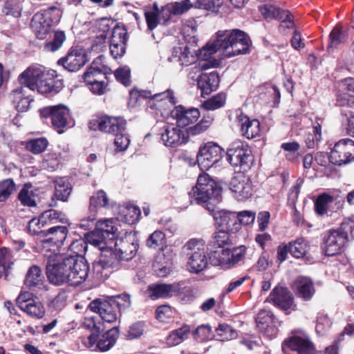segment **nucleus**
I'll use <instances>...</instances> for the list:
<instances>
[{"mask_svg":"<svg viewBox=\"0 0 354 354\" xmlns=\"http://www.w3.org/2000/svg\"><path fill=\"white\" fill-rule=\"evenodd\" d=\"M222 192V189L207 174L198 176L197 183L189 192V196L192 203H206L207 209L212 214L216 225L227 232L236 230L234 227L237 224V215L236 212L224 209L215 211L214 205L209 201H218Z\"/></svg>","mask_w":354,"mask_h":354,"instance_id":"1","label":"nucleus"},{"mask_svg":"<svg viewBox=\"0 0 354 354\" xmlns=\"http://www.w3.org/2000/svg\"><path fill=\"white\" fill-rule=\"evenodd\" d=\"M250 39L243 31L234 29L232 30H219L216 38L210 40L199 52V57L205 62L201 64V68L206 70L218 65L216 59L209 60L210 57L218 50H228L226 55L229 57L249 52Z\"/></svg>","mask_w":354,"mask_h":354,"instance_id":"2","label":"nucleus"},{"mask_svg":"<svg viewBox=\"0 0 354 354\" xmlns=\"http://www.w3.org/2000/svg\"><path fill=\"white\" fill-rule=\"evenodd\" d=\"M54 256L53 259L49 258L46 265V274L50 283L76 286L87 279L89 266L84 259L63 257L59 254Z\"/></svg>","mask_w":354,"mask_h":354,"instance_id":"3","label":"nucleus"},{"mask_svg":"<svg viewBox=\"0 0 354 354\" xmlns=\"http://www.w3.org/2000/svg\"><path fill=\"white\" fill-rule=\"evenodd\" d=\"M229 232L219 230L214 233L209 243V259L213 266L222 269H231L243 263L247 248L240 245L233 249Z\"/></svg>","mask_w":354,"mask_h":354,"instance_id":"4","label":"nucleus"},{"mask_svg":"<svg viewBox=\"0 0 354 354\" xmlns=\"http://www.w3.org/2000/svg\"><path fill=\"white\" fill-rule=\"evenodd\" d=\"M187 257L189 270L198 273L207 266L205 243L202 239H190L183 247Z\"/></svg>","mask_w":354,"mask_h":354,"instance_id":"5","label":"nucleus"},{"mask_svg":"<svg viewBox=\"0 0 354 354\" xmlns=\"http://www.w3.org/2000/svg\"><path fill=\"white\" fill-rule=\"evenodd\" d=\"M227 160L235 167L243 171L248 170L253 162L252 151L247 145L236 142L227 151Z\"/></svg>","mask_w":354,"mask_h":354,"instance_id":"6","label":"nucleus"},{"mask_svg":"<svg viewBox=\"0 0 354 354\" xmlns=\"http://www.w3.org/2000/svg\"><path fill=\"white\" fill-rule=\"evenodd\" d=\"M329 160L337 165H346L354 160V141L342 139L335 143L330 152Z\"/></svg>","mask_w":354,"mask_h":354,"instance_id":"7","label":"nucleus"},{"mask_svg":"<svg viewBox=\"0 0 354 354\" xmlns=\"http://www.w3.org/2000/svg\"><path fill=\"white\" fill-rule=\"evenodd\" d=\"M116 230L113 218L98 221L89 242L95 246L110 244L115 239Z\"/></svg>","mask_w":354,"mask_h":354,"instance_id":"8","label":"nucleus"},{"mask_svg":"<svg viewBox=\"0 0 354 354\" xmlns=\"http://www.w3.org/2000/svg\"><path fill=\"white\" fill-rule=\"evenodd\" d=\"M266 301L272 302L274 306L279 308L289 315L297 310V304L294 301V297L290 290L281 286H276L268 297Z\"/></svg>","mask_w":354,"mask_h":354,"instance_id":"9","label":"nucleus"},{"mask_svg":"<svg viewBox=\"0 0 354 354\" xmlns=\"http://www.w3.org/2000/svg\"><path fill=\"white\" fill-rule=\"evenodd\" d=\"M223 153V149L217 144L208 142L200 148L197 155L199 167L201 170H208L221 160Z\"/></svg>","mask_w":354,"mask_h":354,"instance_id":"10","label":"nucleus"},{"mask_svg":"<svg viewBox=\"0 0 354 354\" xmlns=\"http://www.w3.org/2000/svg\"><path fill=\"white\" fill-rule=\"evenodd\" d=\"M127 122L121 117L102 116L92 119L88 124L89 129L93 131L115 133L124 131Z\"/></svg>","mask_w":354,"mask_h":354,"instance_id":"11","label":"nucleus"},{"mask_svg":"<svg viewBox=\"0 0 354 354\" xmlns=\"http://www.w3.org/2000/svg\"><path fill=\"white\" fill-rule=\"evenodd\" d=\"M346 242V236L341 231L330 230L324 234L322 249L327 256L337 255L344 251Z\"/></svg>","mask_w":354,"mask_h":354,"instance_id":"12","label":"nucleus"},{"mask_svg":"<svg viewBox=\"0 0 354 354\" xmlns=\"http://www.w3.org/2000/svg\"><path fill=\"white\" fill-rule=\"evenodd\" d=\"M119 303L114 302L111 298L96 299L92 301L89 304V308L91 311L98 313L101 319L107 323H113L118 318V312L120 311L117 306Z\"/></svg>","mask_w":354,"mask_h":354,"instance_id":"13","label":"nucleus"},{"mask_svg":"<svg viewBox=\"0 0 354 354\" xmlns=\"http://www.w3.org/2000/svg\"><path fill=\"white\" fill-rule=\"evenodd\" d=\"M40 115L43 118L50 117L55 128L62 129L69 124V109L63 104L46 106L40 110Z\"/></svg>","mask_w":354,"mask_h":354,"instance_id":"14","label":"nucleus"},{"mask_svg":"<svg viewBox=\"0 0 354 354\" xmlns=\"http://www.w3.org/2000/svg\"><path fill=\"white\" fill-rule=\"evenodd\" d=\"M17 306L28 315L41 318L45 314L44 307L39 301L32 297V294L29 292H21L16 299Z\"/></svg>","mask_w":354,"mask_h":354,"instance_id":"15","label":"nucleus"},{"mask_svg":"<svg viewBox=\"0 0 354 354\" xmlns=\"http://www.w3.org/2000/svg\"><path fill=\"white\" fill-rule=\"evenodd\" d=\"M290 348L297 354H315L314 344L310 340L309 337L304 333H299L292 335L284 342L283 349Z\"/></svg>","mask_w":354,"mask_h":354,"instance_id":"16","label":"nucleus"},{"mask_svg":"<svg viewBox=\"0 0 354 354\" xmlns=\"http://www.w3.org/2000/svg\"><path fill=\"white\" fill-rule=\"evenodd\" d=\"M101 250V254L97 262L93 264V269L95 272H102L103 270L116 267L120 261H122L116 250H113L111 245H100L97 246Z\"/></svg>","mask_w":354,"mask_h":354,"instance_id":"17","label":"nucleus"},{"mask_svg":"<svg viewBox=\"0 0 354 354\" xmlns=\"http://www.w3.org/2000/svg\"><path fill=\"white\" fill-rule=\"evenodd\" d=\"M230 189L239 201H244L252 195V185L250 179L243 173L234 176L230 182Z\"/></svg>","mask_w":354,"mask_h":354,"instance_id":"18","label":"nucleus"},{"mask_svg":"<svg viewBox=\"0 0 354 354\" xmlns=\"http://www.w3.org/2000/svg\"><path fill=\"white\" fill-rule=\"evenodd\" d=\"M68 233V227L64 225L49 227L44 232V239L41 240L44 248L54 246L59 248L66 240Z\"/></svg>","mask_w":354,"mask_h":354,"instance_id":"19","label":"nucleus"},{"mask_svg":"<svg viewBox=\"0 0 354 354\" xmlns=\"http://www.w3.org/2000/svg\"><path fill=\"white\" fill-rule=\"evenodd\" d=\"M86 62V56L81 49H71L66 57L58 60L59 65L62 66L70 72L80 70Z\"/></svg>","mask_w":354,"mask_h":354,"instance_id":"20","label":"nucleus"},{"mask_svg":"<svg viewBox=\"0 0 354 354\" xmlns=\"http://www.w3.org/2000/svg\"><path fill=\"white\" fill-rule=\"evenodd\" d=\"M171 117L176 120L178 127H185L196 122L200 117L199 110L195 108L185 109L182 105L176 106L171 111Z\"/></svg>","mask_w":354,"mask_h":354,"instance_id":"21","label":"nucleus"},{"mask_svg":"<svg viewBox=\"0 0 354 354\" xmlns=\"http://www.w3.org/2000/svg\"><path fill=\"white\" fill-rule=\"evenodd\" d=\"M45 73L46 71L42 66L32 65L19 75L18 80L21 85L34 91Z\"/></svg>","mask_w":354,"mask_h":354,"instance_id":"22","label":"nucleus"},{"mask_svg":"<svg viewBox=\"0 0 354 354\" xmlns=\"http://www.w3.org/2000/svg\"><path fill=\"white\" fill-rule=\"evenodd\" d=\"M126 30L116 26L112 30L110 43V53L115 59L121 57L124 53L126 43Z\"/></svg>","mask_w":354,"mask_h":354,"instance_id":"23","label":"nucleus"},{"mask_svg":"<svg viewBox=\"0 0 354 354\" xmlns=\"http://www.w3.org/2000/svg\"><path fill=\"white\" fill-rule=\"evenodd\" d=\"M194 57L191 54L187 46H178L173 48L171 55L168 61L174 66L182 70L184 66L191 65L194 62Z\"/></svg>","mask_w":354,"mask_h":354,"instance_id":"24","label":"nucleus"},{"mask_svg":"<svg viewBox=\"0 0 354 354\" xmlns=\"http://www.w3.org/2000/svg\"><path fill=\"white\" fill-rule=\"evenodd\" d=\"M178 291L175 284L155 283L149 286L147 294L153 300L167 298L176 295Z\"/></svg>","mask_w":354,"mask_h":354,"instance_id":"25","label":"nucleus"},{"mask_svg":"<svg viewBox=\"0 0 354 354\" xmlns=\"http://www.w3.org/2000/svg\"><path fill=\"white\" fill-rule=\"evenodd\" d=\"M337 97L342 105L354 104V78H345L338 83Z\"/></svg>","mask_w":354,"mask_h":354,"instance_id":"26","label":"nucleus"},{"mask_svg":"<svg viewBox=\"0 0 354 354\" xmlns=\"http://www.w3.org/2000/svg\"><path fill=\"white\" fill-rule=\"evenodd\" d=\"M26 89L22 86L17 88L10 93V100L19 112L27 111L33 102L30 95L26 93Z\"/></svg>","mask_w":354,"mask_h":354,"instance_id":"27","label":"nucleus"},{"mask_svg":"<svg viewBox=\"0 0 354 354\" xmlns=\"http://www.w3.org/2000/svg\"><path fill=\"white\" fill-rule=\"evenodd\" d=\"M274 316L271 311L262 310L256 317L257 326L262 333L268 336H272L276 333V328L272 327Z\"/></svg>","mask_w":354,"mask_h":354,"instance_id":"28","label":"nucleus"},{"mask_svg":"<svg viewBox=\"0 0 354 354\" xmlns=\"http://www.w3.org/2000/svg\"><path fill=\"white\" fill-rule=\"evenodd\" d=\"M219 82L218 74L213 71L209 73H202L198 79L197 84L202 93L208 94L218 88Z\"/></svg>","mask_w":354,"mask_h":354,"instance_id":"29","label":"nucleus"},{"mask_svg":"<svg viewBox=\"0 0 354 354\" xmlns=\"http://www.w3.org/2000/svg\"><path fill=\"white\" fill-rule=\"evenodd\" d=\"M293 288L297 295L304 299H310L315 293L312 280L308 277H299L294 282Z\"/></svg>","mask_w":354,"mask_h":354,"instance_id":"30","label":"nucleus"},{"mask_svg":"<svg viewBox=\"0 0 354 354\" xmlns=\"http://www.w3.org/2000/svg\"><path fill=\"white\" fill-rule=\"evenodd\" d=\"M97 64V60H95L84 73V80L87 84L104 79L106 75L111 73V68L105 66L100 68Z\"/></svg>","mask_w":354,"mask_h":354,"instance_id":"31","label":"nucleus"},{"mask_svg":"<svg viewBox=\"0 0 354 354\" xmlns=\"http://www.w3.org/2000/svg\"><path fill=\"white\" fill-rule=\"evenodd\" d=\"M115 250L122 261H129L133 259L138 250V245L128 240H120L114 245Z\"/></svg>","mask_w":354,"mask_h":354,"instance_id":"32","label":"nucleus"},{"mask_svg":"<svg viewBox=\"0 0 354 354\" xmlns=\"http://www.w3.org/2000/svg\"><path fill=\"white\" fill-rule=\"evenodd\" d=\"M333 203L337 205L339 203V201L337 202V198L327 193H322L317 197L315 201V212L319 216L327 214Z\"/></svg>","mask_w":354,"mask_h":354,"instance_id":"33","label":"nucleus"},{"mask_svg":"<svg viewBox=\"0 0 354 354\" xmlns=\"http://www.w3.org/2000/svg\"><path fill=\"white\" fill-rule=\"evenodd\" d=\"M31 27L37 37L39 39H46L50 30V26L47 23L42 15L36 14L31 21Z\"/></svg>","mask_w":354,"mask_h":354,"instance_id":"34","label":"nucleus"},{"mask_svg":"<svg viewBox=\"0 0 354 354\" xmlns=\"http://www.w3.org/2000/svg\"><path fill=\"white\" fill-rule=\"evenodd\" d=\"M236 122L242 133H258L260 131L259 121L257 119L250 120L241 112L236 115Z\"/></svg>","mask_w":354,"mask_h":354,"instance_id":"35","label":"nucleus"},{"mask_svg":"<svg viewBox=\"0 0 354 354\" xmlns=\"http://www.w3.org/2000/svg\"><path fill=\"white\" fill-rule=\"evenodd\" d=\"M44 276L37 266H31L26 275L24 284L29 288H41L43 285Z\"/></svg>","mask_w":354,"mask_h":354,"instance_id":"36","label":"nucleus"},{"mask_svg":"<svg viewBox=\"0 0 354 354\" xmlns=\"http://www.w3.org/2000/svg\"><path fill=\"white\" fill-rule=\"evenodd\" d=\"M259 9L261 13L266 19H273L279 17L281 15L280 18H285L283 22L287 21L292 24L290 14L287 10H281L272 5H264L261 6Z\"/></svg>","mask_w":354,"mask_h":354,"instance_id":"37","label":"nucleus"},{"mask_svg":"<svg viewBox=\"0 0 354 354\" xmlns=\"http://www.w3.org/2000/svg\"><path fill=\"white\" fill-rule=\"evenodd\" d=\"M118 328L113 327L106 332L97 343L96 348L101 351H106L113 346L118 336Z\"/></svg>","mask_w":354,"mask_h":354,"instance_id":"38","label":"nucleus"},{"mask_svg":"<svg viewBox=\"0 0 354 354\" xmlns=\"http://www.w3.org/2000/svg\"><path fill=\"white\" fill-rule=\"evenodd\" d=\"M109 198L106 193L100 189L90 198V206L89 210L91 213L94 216L97 212L98 207H109Z\"/></svg>","mask_w":354,"mask_h":354,"instance_id":"39","label":"nucleus"},{"mask_svg":"<svg viewBox=\"0 0 354 354\" xmlns=\"http://www.w3.org/2000/svg\"><path fill=\"white\" fill-rule=\"evenodd\" d=\"M190 331V327L187 325L172 330L167 337V345L174 346L180 344L187 338Z\"/></svg>","mask_w":354,"mask_h":354,"instance_id":"40","label":"nucleus"},{"mask_svg":"<svg viewBox=\"0 0 354 354\" xmlns=\"http://www.w3.org/2000/svg\"><path fill=\"white\" fill-rule=\"evenodd\" d=\"M14 264V259L12 255V251L7 248H2L0 249V278L3 273H6L7 277V272Z\"/></svg>","mask_w":354,"mask_h":354,"instance_id":"41","label":"nucleus"},{"mask_svg":"<svg viewBox=\"0 0 354 354\" xmlns=\"http://www.w3.org/2000/svg\"><path fill=\"white\" fill-rule=\"evenodd\" d=\"M160 140L164 145L176 147L185 144L189 140V134H160Z\"/></svg>","mask_w":354,"mask_h":354,"instance_id":"42","label":"nucleus"},{"mask_svg":"<svg viewBox=\"0 0 354 354\" xmlns=\"http://www.w3.org/2000/svg\"><path fill=\"white\" fill-rule=\"evenodd\" d=\"M36 89L37 91L42 94L50 93H57V91L55 88V80L53 75L46 71L44 76L37 85Z\"/></svg>","mask_w":354,"mask_h":354,"instance_id":"43","label":"nucleus"},{"mask_svg":"<svg viewBox=\"0 0 354 354\" xmlns=\"http://www.w3.org/2000/svg\"><path fill=\"white\" fill-rule=\"evenodd\" d=\"M87 243L83 239L73 241L68 247V252L63 257H75L77 259H84V254L86 252Z\"/></svg>","mask_w":354,"mask_h":354,"instance_id":"44","label":"nucleus"},{"mask_svg":"<svg viewBox=\"0 0 354 354\" xmlns=\"http://www.w3.org/2000/svg\"><path fill=\"white\" fill-rule=\"evenodd\" d=\"M348 38L346 30L342 26L334 27L330 34V44L328 48H336L340 44L344 43Z\"/></svg>","mask_w":354,"mask_h":354,"instance_id":"45","label":"nucleus"},{"mask_svg":"<svg viewBox=\"0 0 354 354\" xmlns=\"http://www.w3.org/2000/svg\"><path fill=\"white\" fill-rule=\"evenodd\" d=\"M40 217L46 225L56 224L57 222H60L62 223H68V219L64 216V215L62 212L55 209H49L44 212L41 214Z\"/></svg>","mask_w":354,"mask_h":354,"instance_id":"46","label":"nucleus"},{"mask_svg":"<svg viewBox=\"0 0 354 354\" xmlns=\"http://www.w3.org/2000/svg\"><path fill=\"white\" fill-rule=\"evenodd\" d=\"M147 247L155 250H162L166 245L165 234L160 230L153 232L147 239Z\"/></svg>","mask_w":354,"mask_h":354,"instance_id":"47","label":"nucleus"},{"mask_svg":"<svg viewBox=\"0 0 354 354\" xmlns=\"http://www.w3.org/2000/svg\"><path fill=\"white\" fill-rule=\"evenodd\" d=\"M290 253L295 258H301L308 250V245L304 239H298L289 244Z\"/></svg>","mask_w":354,"mask_h":354,"instance_id":"48","label":"nucleus"},{"mask_svg":"<svg viewBox=\"0 0 354 354\" xmlns=\"http://www.w3.org/2000/svg\"><path fill=\"white\" fill-rule=\"evenodd\" d=\"M55 195L56 198L62 201H66L69 196L71 188L68 182L63 178L55 181Z\"/></svg>","mask_w":354,"mask_h":354,"instance_id":"49","label":"nucleus"},{"mask_svg":"<svg viewBox=\"0 0 354 354\" xmlns=\"http://www.w3.org/2000/svg\"><path fill=\"white\" fill-rule=\"evenodd\" d=\"M216 332L221 341H229L237 337L236 331L225 324H219Z\"/></svg>","mask_w":354,"mask_h":354,"instance_id":"50","label":"nucleus"},{"mask_svg":"<svg viewBox=\"0 0 354 354\" xmlns=\"http://www.w3.org/2000/svg\"><path fill=\"white\" fill-rule=\"evenodd\" d=\"M65 39L66 36L63 31L55 32L53 40L45 44V50L48 52H55L57 50L62 46Z\"/></svg>","mask_w":354,"mask_h":354,"instance_id":"51","label":"nucleus"},{"mask_svg":"<svg viewBox=\"0 0 354 354\" xmlns=\"http://www.w3.org/2000/svg\"><path fill=\"white\" fill-rule=\"evenodd\" d=\"M226 101V95L223 93H218L203 104V107L207 110H215L224 106Z\"/></svg>","mask_w":354,"mask_h":354,"instance_id":"52","label":"nucleus"},{"mask_svg":"<svg viewBox=\"0 0 354 354\" xmlns=\"http://www.w3.org/2000/svg\"><path fill=\"white\" fill-rule=\"evenodd\" d=\"M48 140L44 138L33 139L26 143V148L34 154L43 152L48 146Z\"/></svg>","mask_w":354,"mask_h":354,"instance_id":"53","label":"nucleus"},{"mask_svg":"<svg viewBox=\"0 0 354 354\" xmlns=\"http://www.w3.org/2000/svg\"><path fill=\"white\" fill-rule=\"evenodd\" d=\"M15 190L12 179L8 178L0 182V202L6 201Z\"/></svg>","mask_w":354,"mask_h":354,"instance_id":"54","label":"nucleus"},{"mask_svg":"<svg viewBox=\"0 0 354 354\" xmlns=\"http://www.w3.org/2000/svg\"><path fill=\"white\" fill-rule=\"evenodd\" d=\"M30 189V186L25 185L19 193L18 198L24 205L33 207L36 205V202L34 199V194Z\"/></svg>","mask_w":354,"mask_h":354,"instance_id":"55","label":"nucleus"},{"mask_svg":"<svg viewBox=\"0 0 354 354\" xmlns=\"http://www.w3.org/2000/svg\"><path fill=\"white\" fill-rule=\"evenodd\" d=\"M45 226H46V223H44L39 216L38 218H33L29 221L28 229L31 234L39 235L41 238H43L46 232V230L43 228Z\"/></svg>","mask_w":354,"mask_h":354,"instance_id":"56","label":"nucleus"},{"mask_svg":"<svg viewBox=\"0 0 354 354\" xmlns=\"http://www.w3.org/2000/svg\"><path fill=\"white\" fill-rule=\"evenodd\" d=\"M192 335L194 339L198 342H206L212 338V328L209 325L198 326Z\"/></svg>","mask_w":354,"mask_h":354,"instance_id":"57","label":"nucleus"},{"mask_svg":"<svg viewBox=\"0 0 354 354\" xmlns=\"http://www.w3.org/2000/svg\"><path fill=\"white\" fill-rule=\"evenodd\" d=\"M331 322L327 315H319L317 319L315 330L319 335H324L330 328Z\"/></svg>","mask_w":354,"mask_h":354,"instance_id":"58","label":"nucleus"},{"mask_svg":"<svg viewBox=\"0 0 354 354\" xmlns=\"http://www.w3.org/2000/svg\"><path fill=\"white\" fill-rule=\"evenodd\" d=\"M115 79L124 84V86H129L131 83V71L130 68L127 66H122L114 72Z\"/></svg>","mask_w":354,"mask_h":354,"instance_id":"59","label":"nucleus"},{"mask_svg":"<svg viewBox=\"0 0 354 354\" xmlns=\"http://www.w3.org/2000/svg\"><path fill=\"white\" fill-rule=\"evenodd\" d=\"M153 11H147L145 12V19L149 30H153L158 24V9L157 4H154Z\"/></svg>","mask_w":354,"mask_h":354,"instance_id":"60","label":"nucleus"},{"mask_svg":"<svg viewBox=\"0 0 354 354\" xmlns=\"http://www.w3.org/2000/svg\"><path fill=\"white\" fill-rule=\"evenodd\" d=\"M145 323L142 322H138L133 324L127 333V337L128 339H135L140 337L145 330Z\"/></svg>","mask_w":354,"mask_h":354,"instance_id":"61","label":"nucleus"},{"mask_svg":"<svg viewBox=\"0 0 354 354\" xmlns=\"http://www.w3.org/2000/svg\"><path fill=\"white\" fill-rule=\"evenodd\" d=\"M153 100L158 102L165 100L169 102L171 105H175L177 102L174 91L171 89H167L164 92L153 95Z\"/></svg>","mask_w":354,"mask_h":354,"instance_id":"62","label":"nucleus"},{"mask_svg":"<svg viewBox=\"0 0 354 354\" xmlns=\"http://www.w3.org/2000/svg\"><path fill=\"white\" fill-rule=\"evenodd\" d=\"M173 316V312L170 306L162 305L156 309V318L160 322H167V320Z\"/></svg>","mask_w":354,"mask_h":354,"instance_id":"63","label":"nucleus"},{"mask_svg":"<svg viewBox=\"0 0 354 354\" xmlns=\"http://www.w3.org/2000/svg\"><path fill=\"white\" fill-rule=\"evenodd\" d=\"M339 230L346 234V241L348 236L354 238V220L348 218L344 221Z\"/></svg>","mask_w":354,"mask_h":354,"instance_id":"64","label":"nucleus"}]
</instances>
